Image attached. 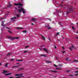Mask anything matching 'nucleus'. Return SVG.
Segmentation results:
<instances>
[{
    "label": "nucleus",
    "mask_w": 78,
    "mask_h": 78,
    "mask_svg": "<svg viewBox=\"0 0 78 78\" xmlns=\"http://www.w3.org/2000/svg\"><path fill=\"white\" fill-rule=\"evenodd\" d=\"M15 9L17 10V12H23V14H26L25 12V11L23 8H21L20 9H17V7H16L15 8Z\"/></svg>",
    "instance_id": "f257e3e1"
},
{
    "label": "nucleus",
    "mask_w": 78,
    "mask_h": 78,
    "mask_svg": "<svg viewBox=\"0 0 78 78\" xmlns=\"http://www.w3.org/2000/svg\"><path fill=\"white\" fill-rule=\"evenodd\" d=\"M69 76H73V74L70 75H69Z\"/></svg>",
    "instance_id": "de8ad7c7"
},
{
    "label": "nucleus",
    "mask_w": 78,
    "mask_h": 78,
    "mask_svg": "<svg viewBox=\"0 0 78 78\" xmlns=\"http://www.w3.org/2000/svg\"><path fill=\"white\" fill-rule=\"evenodd\" d=\"M16 18H17V17H13L11 19V20H14V19H16Z\"/></svg>",
    "instance_id": "9d476101"
},
{
    "label": "nucleus",
    "mask_w": 78,
    "mask_h": 78,
    "mask_svg": "<svg viewBox=\"0 0 78 78\" xmlns=\"http://www.w3.org/2000/svg\"><path fill=\"white\" fill-rule=\"evenodd\" d=\"M48 29L50 30V29H51V27L49 26H48Z\"/></svg>",
    "instance_id": "b1692460"
},
{
    "label": "nucleus",
    "mask_w": 78,
    "mask_h": 78,
    "mask_svg": "<svg viewBox=\"0 0 78 78\" xmlns=\"http://www.w3.org/2000/svg\"><path fill=\"white\" fill-rule=\"evenodd\" d=\"M31 25H34V24L33 23H31Z\"/></svg>",
    "instance_id": "6e6d98bb"
},
{
    "label": "nucleus",
    "mask_w": 78,
    "mask_h": 78,
    "mask_svg": "<svg viewBox=\"0 0 78 78\" xmlns=\"http://www.w3.org/2000/svg\"><path fill=\"white\" fill-rule=\"evenodd\" d=\"M60 6H61L62 7H63V8H66V7L64 6H66V5H63L62 4H60Z\"/></svg>",
    "instance_id": "1a4fd4ad"
},
{
    "label": "nucleus",
    "mask_w": 78,
    "mask_h": 78,
    "mask_svg": "<svg viewBox=\"0 0 78 78\" xmlns=\"http://www.w3.org/2000/svg\"><path fill=\"white\" fill-rule=\"evenodd\" d=\"M14 5L15 6H19V5H20V6H23V4H21V3L20 2H19L18 4H16V3H14Z\"/></svg>",
    "instance_id": "20e7f679"
},
{
    "label": "nucleus",
    "mask_w": 78,
    "mask_h": 78,
    "mask_svg": "<svg viewBox=\"0 0 78 78\" xmlns=\"http://www.w3.org/2000/svg\"><path fill=\"white\" fill-rule=\"evenodd\" d=\"M19 64V63H16V64Z\"/></svg>",
    "instance_id": "338daca9"
},
{
    "label": "nucleus",
    "mask_w": 78,
    "mask_h": 78,
    "mask_svg": "<svg viewBox=\"0 0 78 78\" xmlns=\"http://www.w3.org/2000/svg\"><path fill=\"white\" fill-rule=\"evenodd\" d=\"M54 47L55 48H56V45H54Z\"/></svg>",
    "instance_id": "09e8293b"
},
{
    "label": "nucleus",
    "mask_w": 78,
    "mask_h": 78,
    "mask_svg": "<svg viewBox=\"0 0 78 78\" xmlns=\"http://www.w3.org/2000/svg\"><path fill=\"white\" fill-rule=\"evenodd\" d=\"M18 8H21V6H18Z\"/></svg>",
    "instance_id": "c03bdc74"
},
{
    "label": "nucleus",
    "mask_w": 78,
    "mask_h": 78,
    "mask_svg": "<svg viewBox=\"0 0 78 78\" xmlns=\"http://www.w3.org/2000/svg\"><path fill=\"white\" fill-rule=\"evenodd\" d=\"M61 22H59V25H61Z\"/></svg>",
    "instance_id": "c9c22d12"
},
{
    "label": "nucleus",
    "mask_w": 78,
    "mask_h": 78,
    "mask_svg": "<svg viewBox=\"0 0 78 78\" xmlns=\"http://www.w3.org/2000/svg\"><path fill=\"white\" fill-rule=\"evenodd\" d=\"M62 53H65V51H63L62 52Z\"/></svg>",
    "instance_id": "49530a36"
},
{
    "label": "nucleus",
    "mask_w": 78,
    "mask_h": 78,
    "mask_svg": "<svg viewBox=\"0 0 78 78\" xmlns=\"http://www.w3.org/2000/svg\"><path fill=\"white\" fill-rule=\"evenodd\" d=\"M59 66H60V67L62 66V65L60 64H59Z\"/></svg>",
    "instance_id": "864d4df0"
},
{
    "label": "nucleus",
    "mask_w": 78,
    "mask_h": 78,
    "mask_svg": "<svg viewBox=\"0 0 78 78\" xmlns=\"http://www.w3.org/2000/svg\"><path fill=\"white\" fill-rule=\"evenodd\" d=\"M72 29H73V30L75 29L74 28V27H73V26L72 27Z\"/></svg>",
    "instance_id": "58836bf2"
},
{
    "label": "nucleus",
    "mask_w": 78,
    "mask_h": 78,
    "mask_svg": "<svg viewBox=\"0 0 78 78\" xmlns=\"http://www.w3.org/2000/svg\"><path fill=\"white\" fill-rule=\"evenodd\" d=\"M47 62H48V63H51V62L50 61H46Z\"/></svg>",
    "instance_id": "a878e982"
},
{
    "label": "nucleus",
    "mask_w": 78,
    "mask_h": 78,
    "mask_svg": "<svg viewBox=\"0 0 78 78\" xmlns=\"http://www.w3.org/2000/svg\"><path fill=\"white\" fill-rule=\"evenodd\" d=\"M16 39H19V37H14V40Z\"/></svg>",
    "instance_id": "412c9836"
},
{
    "label": "nucleus",
    "mask_w": 78,
    "mask_h": 78,
    "mask_svg": "<svg viewBox=\"0 0 78 78\" xmlns=\"http://www.w3.org/2000/svg\"><path fill=\"white\" fill-rule=\"evenodd\" d=\"M1 25L2 27H5L6 26V25L4 24V21H2Z\"/></svg>",
    "instance_id": "423d86ee"
},
{
    "label": "nucleus",
    "mask_w": 78,
    "mask_h": 78,
    "mask_svg": "<svg viewBox=\"0 0 78 78\" xmlns=\"http://www.w3.org/2000/svg\"><path fill=\"white\" fill-rule=\"evenodd\" d=\"M27 52H28V51H24V53H27Z\"/></svg>",
    "instance_id": "ea45409f"
},
{
    "label": "nucleus",
    "mask_w": 78,
    "mask_h": 78,
    "mask_svg": "<svg viewBox=\"0 0 78 78\" xmlns=\"http://www.w3.org/2000/svg\"><path fill=\"white\" fill-rule=\"evenodd\" d=\"M16 61H20V60H17Z\"/></svg>",
    "instance_id": "bf43d9fd"
},
{
    "label": "nucleus",
    "mask_w": 78,
    "mask_h": 78,
    "mask_svg": "<svg viewBox=\"0 0 78 78\" xmlns=\"http://www.w3.org/2000/svg\"><path fill=\"white\" fill-rule=\"evenodd\" d=\"M75 73H78V71H75Z\"/></svg>",
    "instance_id": "8fccbe9b"
},
{
    "label": "nucleus",
    "mask_w": 78,
    "mask_h": 78,
    "mask_svg": "<svg viewBox=\"0 0 78 78\" xmlns=\"http://www.w3.org/2000/svg\"><path fill=\"white\" fill-rule=\"evenodd\" d=\"M56 69L57 70H60L61 69V68H56Z\"/></svg>",
    "instance_id": "c756f323"
},
{
    "label": "nucleus",
    "mask_w": 78,
    "mask_h": 78,
    "mask_svg": "<svg viewBox=\"0 0 78 78\" xmlns=\"http://www.w3.org/2000/svg\"><path fill=\"white\" fill-rule=\"evenodd\" d=\"M9 64V63H6L5 66V67H8V65Z\"/></svg>",
    "instance_id": "f3484780"
},
{
    "label": "nucleus",
    "mask_w": 78,
    "mask_h": 78,
    "mask_svg": "<svg viewBox=\"0 0 78 78\" xmlns=\"http://www.w3.org/2000/svg\"><path fill=\"white\" fill-rule=\"evenodd\" d=\"M9 11L8 12V13H7L6 14H7V15H8V14H9Z\"/></svg>",
    "instance_id": "603ef678"
},
{
    "label": "nucleus",
    "mask_w": 78,
    "mask_h": 78,
    "mask_svg": "<svg viewBox=\"0 0 78 78\" xmlns=\"http://www.w3.org/2000/svg\"><path fill=\"white\" fill-rule=\"evenodd\" d=\"M23 61V60H20V61Z\"/></svg>",
    "instance_id": "052dcab7"
},
{
    "label": "nucleus",
    "mask_w": 78,
    "mask_h": 78,
    "mask_svg": "<svg viewBox=\"0 0 78 78\" xmlns=\"http://www.w3.org/2000/svg\"><path fill=\"white\" fill-rule=\"evenodd\" d=\"M23 33H27V30H24L23 31Z\"/></svg>",
    "instance_id": "bb28decb"
},
{
    "label": "nucleus",
    "mask_w": 78,
    "mask_h": 78,
    "mask_svg": "<svg viewBox=\"0 0 78 78\" xmlns=\"http://www.w3.org/2000/svg\"><path fill=\"white\" fill-rule=\"evenodd\" d=\"M12 53H9L7 54V56H9V55H11V54Z\"/></svg>",
    "instance_id": "6ab92c4d"
},
{
    "label": "nucleus",
    "mask_w": 78,
    "mask_h": 78,
    "mask_svg": "<svg viewBox=\"0 0 78 78\" xmlns=\"http://www.w3.org/2000/svg\"><path fill=\"white\" fill-rule=\"evenodd\" d=\"M39 49H40V50H41V51H42V49L40 48Z\"/></svg>",
    "instance_id": "680f3d73"
},
{
    "label": "nucleus",
    "mask_w": 78,
    "mask_h": 78,
    "mask_svg": "<svg viewBox=\"0 0 78 78\" xmlns=\"http://www.w3.org/2000/svg\"><path fill=\"white\" fill-rule=\"evenodd\" d=\"M3 72L5 73H6V72H8V71H6L5 70H4Z\"/></svg>",
    "instance_id": "393cba45"
},
{
    "label": "nucleus",
    "mask_w": 78,
    "mask_h": 78,
    "mask_svg": "<svg viewBox=\"0 0 78 78\" xmlns=\"http://www.w3.org/2000/svg\"><path fill=\"white\" fill-rule=\"evenodd\" d=\"M54 66H55V67H57V66H56V65L54 64Z\"/></svg>",
    "instance_id": "37998d69"
},
{
    "label": "nucleus",
    "mask_w": 78,
    "mask_h": 78,
    "mask_svg": "<svg viewBox=\"0 0 78 78\" xmlns=\"http://www.w3.org/2000/svg\"><path fill=\"white\" fill-rule=\"evenodd\" d=\"M12 74V73H7V74H5V76H8V75H11Z\"/></svg>",
    "instance_id": "6e6552de"
},
{
    "label": "nucleus",
    "mask_w": 78,
    "mask_h": 78,
    "mask_svg": "<svg viewBox=\"0 0 78 78\" xmlns=\"http://www.w3.org/2000/svg\"><path fill=\"white\" fill-rule=\"evenodd\" d=\"M9 78H14V77H10Z\"/></svg>",
    "instance_id": "a18cd8bd"
},
{
    "label": "nucleus",
    "mask_w": 78,
    "mask_h": 78,
    "mask_svg": "<svg viewBox=\"0 0 78 78\" xmlns=\"http://www.w3.org/2000/svg\"><path fill=\"white\" fill-rule=\"evenodd\" d=\"M24 76H20V78H21V77H23Z\"/></svg>",
    "instance_id": "5fc2aeb1"
},
{
    "label": "nucleus",
    "mask_w": 78,
    "mask_h": 78,
    "mask_svg": "<svg viewBox=\"0 0 78 78\" xmlns=\"http://www.w3.org/2000/svg\"><path fill=\"white\" fill-rule=\"evenodd\" d=\"M66 60L67 61H69V58H67L66 59Z\"/></svg>",
    "instance_id": "cd10ccee"
},
{
    "label": "nucleus",
    "mask_w": 78,
    "mask_h": 78,
    "mask_svg": "<svg viewBox=\"0 0 78 78\" xmlns=\"http://www.w3.org/2000/svg\"><path fill=\"white\" fill-rule=\"evenodd\" d=\"M8 32H9V33H12V32L11 31H10V30H8Z\"/></svg>",
    "instance_id": "7c9ffc66"
},
{
    "label": "nucleus",
    "mask_w": 78,
    "mask_h": 78,
    "mask_svg": "<svg viewBox=\"0 0 78 78\" xmlns=\"http://www.w3.org/2000/svg\"><path fill=\"white\" fill-rule=\"evenodd\" d=\"M7 38H9V39H11V40H14V37H12L7 36Z\"/></svg>",
    "instance_id": "7ed1b4c3"
},
{
    "label": "nucleus",
    "mask_w": 78,
    "mask_h": 78,
    "mask_svg": "<svg viewBox=\"0 0 78 78\" xmlns=\"http://www.w3.org/2000/svg\"><path fill=\"white\" fill-rule=\"evenodd\" d=\"M77 69H78V68H77L75 69L76 70H77Z\"/></svg>",
    "instance_id": "69168bd1"
},
{
    "label": "nucleus",
    "mask_w": 78,
    "mask_h": 78,
    "mask_svg": "<svg viewBox=\"0 0 78 78\" xmlns=\"http://www.w3.org/2000/svg\"><path fill=\"white\" fill-rule=\"evenodd\" d=\"M59 34V32H57L56 34L55 35V36H58Z\"/></svg>",
    "instance_id": "2eb2a0df"
},
{
    "label": "nucleus",
    "mask_w": 78,
    "mask_h": 78,
    "mask_svg": "<svg viewBox=\"0 0 78 78\" xmlns=\"http://www.w3.org/2000/svg\"><path fill=\"white\" fill-rule=\"evenodd\" d=\"M41 56H44V57H47V54H44V55H40Z\"/></svg>",
    "instance_id": "9b49d317"
},
{
    "label": "nucleus",
    "mask_w": 78,
    "mask_h": 78,
    "mask_svg": "<svg viewBox=\"0 0 78 78\" xmlns=\"http://www.w3.org/2000/svg\"><path fill=\"white\" fill-rule=\"evenodd\" d=\"M41 35L42 37V38L43 39V40H45V37L44 36H43L41 34Z\"/></svg>",
    "instance_id": "f8f14e48"
},
{
    "label": "nucleus",
    "mask_w": 78,
    "mask_h": 78,
    "mask_svg": "<svg viewBox=\"0 0 78 78\" xmlns=\"http://www.w3.org/2000/svg\"><path fill=\"white\" fill-rule=\"evenodd\" d=\"M15 28H16L17 29H22L21 28H20L19 27H16Z\"/></svg>",
    "instance_id": "2f4dec72"
},
{
    "label": "nucleus",
    "mask_w": 78,
    "mask_h": 78,
    "mask_svg": "<svg viewBox=\"0 0 78 78\" xmlns=\"http://www.w3.org/2000/svg\"><path fill=\"white\" fill-rule=\"evenodd\" d=\"M50 71L52 72H54L55 73H57V72H58L57 71H53L52 70H50Z\"/></svg>",
    "instance_id": "4468645a"
},
{
    "label": "nucleus",
    "mask_w": 78,
    "mask_h": 78,
    "mask_svg": "<svg viewBox=\"0 0 78 78\" xmlns=\"http://www.w3.org/2000/svg\"><path fill=\"white\" fill-rule=\"evenodd\" d=\"M73 62H78V60H74V61H73Z\"/></svg>",
    "instance_id": "dca6fc26"
},
{
    "label": "nucleus",
    "mask_w": 78,
    "mask_h": 78,
    "mask_svg": "<svg viewBox=\"0 0 78 78\" xmlns=\"http://www.w3.org/2000/svg\"><path fill=\"white\" fill-rule=\"evenodd\" d=\"M70 72V71L69 70H68L66 71V72H68V73Z\"/></svg>",
    "instance_id": "473e14b6"
},
{
    "label": "nucleus",
    "mask_w": 78,
    "mask_h": 78,
    "mask_svg": "<svg viewBox=\"0 0 78 78\" xmlns=\"http://www.w3.org/2000/svg\"><path fill=\"white\" fill-rule=\"evenodd\" d=\"M48 39L49 40V41H50V42L51 41V40L50 39V38H48Z\"/></svg>",
    "instance_id": "a19ab883"
},
{
    "label": "nucleus",
    "mask_w": 78,
    "mask_h": 78,
    "mask_svg": "<svg viewBox=\"0 0 78 78\" xmlns=\"http://www.w3.org/2000/svg\"><path fill=\"white\" fill-rule=\"evenodd\" d=\"M67 8L69 9V10L67 12V14H69L70 12H73V6H68Z\"/></svg>",
    "instance_id": "f03ea898"
},
{
    "label": "nucleus",
    "mask_w": 78,
    "mask_h": 78,
    "mask_svg": "<svg viewBox=\"0 0 78 78\" xmlns=\"http://www.w3.org/2000/svg\"><path fill=\"white\" fill-rule=\"evenodd\" d=\"M10 7H11V4H10L9 3L8 5L7 6V7L10 8Z\"/></svg>",
    "instance_id": "0eeeda50"
},
{
    "label": "nucleus",
    "mask_w": 78,
    "mask_h": 78,
    "mask_svg": "<svg viewBox=\"0 0 78 78\" xmlns=\"http://www.w3.org/2000/svg\"><path fill=\"white\" fill-rule=\"evenodd\" d=\"M15 75L16 76H20V75H19V74H15Z\"/></svg>",
    "instance_id": "5701e85b"
},
{
    "label": "nucleus",
    "mask_w": 78,
    "mask_h": 78,
    "mask_svg": "<svg viewBox=\"0 0 78 78\" xmlns=\"http://www.w3.org/2000/svg\"><path fill=\"white\" fill-rule=\"evenodd\" d=\"M74 48H75V47L73 45H72V46L71 47L69 48L70 50H71V51L72 50V49H74Z\"/></svg>",
    "instance_id": "39448f33"
},
{
    "label": "nucleus",
    "mask_w": 78,
    "mask_h": 78,
    "mask_svg": "<svg viewBox=\"0 0 78 78\" xmlns=\"http://www.w3.org/2000/svg\"><path fill=\"white\" fill-rule=\"evenodd\" d=\"M28 47H29V46H27L25 47L26 48H28Z\"/></svg>",
    "instance_id": "e433bc0d"
},
{
    "label": "nucleus",
    "mask_w": 78,
    "mask_h": 78,
    "mask_svg": "<svg viewBox=\"0 0 78 78\" xmlns=\"http://www.w3.org/2000/svg\"><path fill=\"white\" fill-rule=\"evenodd\" d=\"M21 66V65H19L16 66H14L15 68H16L17 67H19V66Z\"/></svg>",
    "instance_id": "a211bd4d"
},
{
    "label": "nucleus",
    "mask_w": 78,
    "mask_h": 78,
    "mask_svg": "<svg viewBox=\"0 0 78 78\" xmlns=\"http://www.w3.org/2000/svg\"><path fill=\"white\" fill-rule=\"evenodd\" d=\"M23 68H20L18 70V71H20V70H23Z\"/></svg>",
    "instance_id": "4be33fe9"
},
{
    "label": "nucleus",
    "mask_w": 78,
    "mask_h": 78,
    "mask_svg": "<svg viewBox=\"0 0 78 78\" xmlns=\"http://www.w3.org/2000/svg\"><path fill=\"white\" fill-rule=\"evenodd\" d=\"M43 50L44 51H46V52L47 53L48 52V50H47L45 48H43Z\"/></svg>",
    "instance_id": "ddd939ff"
},
{
    "label": "nucleus",
    "mask_w": 78,
    "mask_h": 78,
    "mask_svg": "<svg viewBox=\"0 0 78 78\" xmlns=\"http://www.w3.org/2000/svg\"><path fill=\"white\" fill-rule=\"evenodd\" d=\"M17 17H19V14H17Z\"/></svg>",
    "instance_id": "f704fd0d"
},
{
    "label": "nucleus",
    "mask_w": 78,
    "mask_h": 78,
    "mask_svg": "<svg viewBox=\"0 0 78 78\" xmlns=\"http://www.w3.org/2000/svg\"><path fill=\"white\" fill-rule=\"evenodd\" d=\"M62 48L63 50H65L64 47H62Z\"/></svg>",
    "instance_id": "3c124183"
},
{
    "label": "nucleus",
    "mask_w": 78,
    "mask_h": 78,
    "mask_svg": "<svg viewBox=\"0 0 78 78\" xmlns=\"http://www.w3.org/2000/svg\"><path fill=\"white\" fill-rule=\"evenodd\" d=\"M76 37V38H77L78 39V37Z\"/></svg>",
    "instance_id": "774afa93"
},
{
    "label": "nucleus",
    "mask_w": 78,
    "mask_h": 78,
    "mask_svg": "<svg viewBox=\"0 0 78 78\" xmlns=\"http://www.w3.org/2000/svg\"><path fill=\"white\" fill-rule=\"evenodd\" d=\"M14 58H12V59H10V61H14Z\"/></svg>",
    "instance_id": "c85d7f7f"
},
{
    "label": "nucleus",
    "mask_w": 78,
    "mask_h": 78,
    "mask_svg": "<svg viewBox=\"0 0 78 78\" xmlns=\"http://www.w3.org/2000/svg\"><path fill=\"white\" fill-rule=\"evenodd\" d=\"M2 73V74H4V73H5L4 72H3Z\"/></svg>",
    "instance_id": "0e129e2a"
},
{
    "label": "nucleus",
    "mask_w": 78,
    "mask_h": 78,
    "mask_svg": "<svg viewBox=\"0 0 78 78\" xmlns=\"http://www.w3.org/2000/svg\"><path fill=\"white\" fill-rule=\"evenodd\" d=\"M55 59H58V58L57 57H55Z\"/></svg>",
    "instance_id": "13d9d810"
},
{
    "label": "nucleus",
    "mask_w": 78,
    "mask_h": 78,
    "mask_svg": "<svg viewBox=\"0 0 78 78\" xmlns=\"http://www.w3.org/2000/svg\"><path fill=\"white\" fill-rule=\"evenodd\" d=\"M31 20L32 21H35V20H36V18H33Z\"/></svg>",
    "instance_id": "aec40b11"
},
{
    "label": "nucleus",
    "mask_w": 78,
    "mask_h": 78,
    "mask_svg": "<svg viewBox=\"0 0 78 78\" xmlns=\"http://www.w3.org/2000/svg\"><path fill=\"white\" fill-rule=\"evenodd\" d=\"M12 68H15L14 66H12Z\"/></svg>",
    "instance_id": "e2e57ef3"
},
{
    "label": "nucleus",
    "mask_w": 78,
    "mask_h": 78,
    "mask_svg": "<svg viewBox=\"0 0 78 78\" xmlns=\"http://www.w3.org/2000/svg\"><path fill=\"white\" fill-rule=\"evenodd\" d=\"M2 63L0 62V66H2Z\"/></svg>",
    "instance_id": "4d7b16f0"
},
{
    "label": "nucleus",
    "mask_w": 78,
    "mask_h": 78,
    "mask_svg": "<svg viewBox=\"0 0 78 78\" xmlns=\"http://www.w3.org/2000/svg\"><path fill=\"white\" fill-rule=\"evenodd\" d=\"M6 28L7 29H9V30H10V28H9L8 27H6Z\"/></svg>",
    "instance_id": "72a5a7b5"
},
{
    "label": "nucleus",
    "mask_w": 78,
    "mask_h": 78,
    "mask_svg": "<svg viewBox=\"0 0 78 78\" xmlns=\"http://www.w3.org/2000/svg\"><path fill=\"white\" fill-rule=\"evenodd\" d=\"M75 76H78V74H76L75 75Z\"/></svg>",
    "instance_id": "79ce46f5"
},
{
    "label": "nucleus",
    "mask_w": 78,
    "mask_h": 78,
    "mask_svg": "<svg viewBox=\"0 0 78 78\" xmlns=\"http://www.w3.org/2000/svg\"><path fill=\"white\" fill-rule=\"evenodd\" d=\"M19 75H20L21 76H22V75H23V74L22 73H21L20 74H19Z\"/></svg>",
    "instance_id": "4c0bfd02"
}]
</instances>
